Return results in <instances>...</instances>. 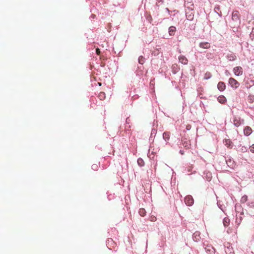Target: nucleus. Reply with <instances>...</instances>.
Returning a JSON list of instances; mask_svg holds the SVG:
<instances>
[{
  "mask_svg": "<svg viewBox=\"0 0 254 254\" xmlns=\"http://www.w3.org/2000/svg\"><path fill=\"white\" fill-rule=\"evenodd\" d=\"M137 163H138V165L140 166H144V161L141 158L138 159Z\"/></svg>",
  "mask_w": 254,
  "mask_h": 254,
  "instance_id": "obj_15",
  "label": "nucleus"
},
{
  "mask_svg": "<svg viewBox=\"0 0 254 254\" xmlns=\"http://www.w3.org/2000/svg\"><path fill=\"white\" fill-rule=\"evenodd\" d=\"M179 60L180 62L183 64H186L188 63V59L184 56H181Z\"/></svg>",
  "mask_w": 254,
  "mask_h": 254,
  "instance_id": "obj_9",
  "label": "nucleus"
},
{
  "mask_svg": "<svg viewBox=\"0 0 254 254\" xmlns=\"http://www.w3.org/2000/svg\"><path fill=\"white\" fill-rule=\"evenodd\" d=\"M156 220V218L155 216H151L150 217V221H155Z\"/></svg>",
  "mask_w": 254,
  "mask_h": 254,
  "instance_id": "obj_24",
  "label": "nucleus"
},
{
  "mask_svg": "<svg viewBox=\"0 0 254 254\" xmlns=\"http://www.w3.org/2000/svg\"><path fill=\"white\" fill-rule=\"evenodd\" d=\"M199 46L203 49H209L210 48V44L208 42H201L199 43Z\"/></svg>",
  "mask_w": 254,
  "mask_h": 254,
  "instance_id": "obj_8",
  "label": "nucleus"
},
{
  "mask_svg": "<svg viewBox=\"0 0 254 254\" xmlns=\"http://www.w3.org/2000/svg\"><path fill=\"white\" fill-rule=\"evenodd\" d=\"M232 19L233 20L237 21L239 19V13L238 11L233 12L232 14Z\"/></svg>",
  "mask_w": 254,
  "mask_h": 254,
  "instance_id": "obj_7",
  "label": "nucleus"
},
{
  "mask_svg": "<svg viewBox=\"0 0 254 254\" xmlns=\"http://www.w3.org/2000/svg\"><path fill=\"white\" fill-rule=\"evenodd\" d=\"M250 149L252 152L254 153V144L250 146Z\"/></svg>",
  "mask_w": 254,
  "mask_h": 254,
  "instance_id": "obj_22",
  "label": "nucleus"
},
{
  "mask_svg": "<svg viewBox=\"0 0 254 254\" xmlns=\"http://www.w3.org/2000/svg\"><path fill=\"white\" fill-rule=\"evenodd\" d=\"M244 150V148H243V149H242V150ZM245 150H246V148L245 149Z\"/></svg>",
  "mask_w": 254,
  "mask_h": 254,
  "instance_id": "obj_33",
  "label": "nucleus"
},
{
  "mask_svg": "<svg viewBox=\"0 0 254 254\" xmlns=\"http://www.w3.org/2000/svg\"><path fill=\"white\" fill-rule=\"evenodd\" d=\"M228 145V147H230V146L231 145V144H227Z\"/></svg>",
  "mask_w": 254,
  "mask_h": 254,
  "instance_id": "obj_29",
  "label": "nucleus"
},
{
  "mask_svg": "<svg viewBox=\"0 0 254 254\" xmlns=\"http://www.w3.org/2000/svg\"><path fill=\"white\" fill-rule=\"evenodd\" d=\"M190 127H191V126L190 125H188V126H187L186 128L188 130H189L190 128Z\"/></svg>",
  "mask_w": 254,
  "mask_h": 254,
  "instance_id": "obj_26",
  "label": "nucleus"
},
{
  "mask_svg": "<svg viewBox=\"0 0 254 254\" xmlns=\"http://www.w3.org/2000/svg\"><path fill=\"white\" fill-rule=\"evenodd\" d=\"M223 224H224V226H225V227L228 226L229 222V220L227 218H225L223 219Z\"/></svg>",
  "mask_w": 254,
  "mask_h": 254,
  "instance_id": "obj_16",
  "label": "nucleus"
},
{
  "mask_svg": "<svg viewBox=\"0 0 254 254\" xmlns=\"http://www.w3.org/2000/svg\"><path fill=\"white\" fill-rule=\"evenodd\" d=\"M96 54L98 55H99L100 54V50L99 48H97L96 49Z\"/></svg>",
  "mask_w": 254,
  "mask_h": 254,
  "instance_id": "obj_25",
  "label": "nucleus"
},
{
  "mask_svg": "<svg viewBox=\"0 0 254 254\" xmlns=\"http://www.w3.org/2000/svg\"><path fill=\"white\" fill-rule=\"evenodd\" d=\"M185 202L188 206H191L193 204L194 200L191 195H188L185 198Z\"/></svg>",
  "mask_w": 254,
  "mask_h": 254,
  "instance_id": "obj_2",
  "label": "nucleus"
},
{
  "mask_svg": "<svg viewBox=\"0 0 254 254\" xmlns=\"http://www.w3.org/2000/svg\"><path fill=\"white\" fill-rule=\"evenodd\" d=\"M196 238H197V236H196V238H194L195 239H196V240H195L196 241L197 240V239Z\"/></svg>",
  "mask_w": 254,
  "mask_h": 254,
  "instance_id": "obj_30",
  "label": "nucleus"
},
{
  "mask_svg": "<svg viewBox=\"0 0 254 254\" xmlns=\"http://www.w3.org/2000/svg\"><path fill=\"white\" fill-rule=\"evenodd\" d=\"M234 73L237 76L242 75L243 74V68L241 66H236L233 69Z\"/></svg>",
  "mask_w": 254,
  "mask_h": 254,
  "instance_id": "obj_3",
  "label": "nucleus"
},
{
  "mask_svg": "<svg viewBox=\"0 0 254 254\" xmlns=\"http://www.w3.org/2000/svg\"><path fill=\"white\" fill-rule=\"evenodd\" d=\"M229 84L232 88L235 89L237 88L240 85V83L235 79L232 77L229 79Z\"/></svg>",
  "mask_w": 254,
  "mask_h": 254,
  "instance_id": "obj_1",
  "label": "nucleus"
},
{
  "mask_svg": "<svg viewBox=\"0 0 254 254\" xmlns=\"http://www.w3.org/2000/svg\"><path fill=\"white\" fill-rule=\"evenodd\" d=\"M197 234H198V233H197V232H195V233L194 234L193 238H196V236H197Z\"/></svg>",
  "mask_w": 254,
  "mask_h": 254,
  "instance_id": "obj_27",
  "label": "nucleus"
},
{
  "mask_svg": "<svg viewBox=\"0 0 254 254\" xmlns=\"http://www.w3.org/2000/svg\"><path fill=\"white\" fill-rule=\"evenodd\" d=\"M187 17L188 20H191L193 18V15L191 16L190 14V15H187Z\"/></svg>",
  "mask_w": 254,
  "mask_h": 254,
  "instance_id": "obj_23",
  "label": "nucleus"
},
{
  "mask_svg": "<svg viewBox=\"0 0 254 254\" xmlns=\"http://www.w3.org/2000/svg\"><path fill=\"white\" fill-rule=\"evenodd\" d=\"M217 100L219 103H222V104H223L226 102V98L223 95L219 96L218 97Z\"/></svg>",
  "mask_w": 254,
  "mask_h": 254,
  "instance_id": "obj_11",
  "label": "nucleus"
},
{
  "mask_svg": "<svg viewBox=\"0 0 254 254\" xmlns=\"http://www.w3.org/2000/svg\"><path fill=\"white\" fill-rule=\"evenodd\" d=\"M252 132V129L251 127L247 126L244 129V133L245 135L248 136Z\"/></svg>",
  "mask_w": 254,
  "mask_h": 254,
  "instance_id": "obj_6",
  "label": "nucleus"
},
{
  "mask_svg": "<svg viewBox=\"0 0 254 254\" xmlns=\"http://www.w3.org/2000/svg\"><path fill=\"white\" fill-rule=\"evenodd\" d=\"M252 33L254 34V28H253L252 29Z\"/></svg>",
  "mask_w": 254,
  "mask_h": 254,
  "instance_id": "obj_28",
  "label": "nucleus"
},
{
  "mask_svg": "<svg viewBox=\"0 0 254 254\" xmlns=\"http://www.w3.org/2000/svg\"><path fill=\"white\" fill-rule=\"evenodd\" d=\"M205 249L206 250V251H209V253L210 254H212L214 253V252H215V250L213 248H212V250L208 249L207 248H205Z\"/></svg>",
  "mask_w": 254,
  "mask_h": 254,
  "instance_id": "obj_21",
  "label": "nucleus"
},
{
  "mask_svg": "<svg viewBox=\"0 0 254 254\" xmlns=\"http://www.w3.org/2000/svg\"><path fill=\"white\" fill-rule=\"evenodd\" d=\"M211 76L210 72L206 73L204 76V79H207Z\"/></svg>",
  "mask_w": 254,
  "mask_h": 254,
  "instance_id": "obj_20",
  "label": "nucleus"
},
{
  "mask_svg": "<svg viewBox=\"0 0 254 254\" xmlns=\"http://www.w3.org/2000/svg\"><path fill=\"white\" fill-rule=\"evenodd\" d=\"M206 57L207 59H212L213 56L211 53H208L206 54Z\"/></svg>",
  "mask_w": 254,
  "mask_h": 254,
  "instance_id": "obj_19",
  "label": "nucleus"
},
{
  "mask_svg": "<svg viewBox=\"0 0 254 254\" xmlns=\"http://www.w3.org/2000/svg\"><path fill=\"white\" fill-rule=\"evenodd\" d=\"M138 213L141 216H144L146 214V212L145 209L140 208Z\"/></svg>",
  "mask_w": 254,
  "mask_h": 254,
  "instance_id": "obj_13",
  "label": "nucleus"
},
{
  "mask_svg": "<svg viewBox=\"0 0 254 254\" xmlns=\"http://www.w3.org/2000/svg\"><path fill=\"white\" fill-rule=\"evenodd\" d=\"M98 97L100 100H104L106 98L105 93L103 92H101L98 95Z\"/></svg>",
  "mask_w": 254,
  "mask_h": 254,
  "instance_id": "obj_14",
  "label": "nucleus"
},
{
  "mask_svg": "<svg viewBox=\"0 0 254 254\" xmlns=\"http://www.w3.org/2000/svg\"><path fill=\"white\" fill-rule=\"evenodd\" d=\"M98 84H99V85H101V83H99H99H98Z\"/></svg>",
  "mask_w": 254,
  "mask_h": 254,
  "instance_id": "obj_32",
  "label": "nucleus"
},
{
  "mask_svg": "<svg viewBox=\"0 0 254 254\" xmlns=\"http://www.w3.org/2000/svg\"><path fill=\"white\" fill-rule=\"evenodd\" d=\"M145 61V59L142 56H140L138 58V62L140 64H143Z\"/></svg>",
  "mask_w": 254,
  "mask_h": 254,
  "instance_id": "obj_17",
  "label": "nucleus"
},
{
  "mask_svg": "<svg viewBox=\"0 0 254 254\" xmlns=\"http://www.w3.org/2000/svg\"><path fill=\"white\" fill-rule=\"evenodd\" d=\"M248 200V196L246 195H243L241 199V202H245Z\"/></svg>",
  "mask_w": 254,
  "mask_h": 254,
  "instance_id": "obj_18",
  "label": "nucleus"
},
{
  "mask_svg": "<svg viewBox=\"0 0 254 254\" xmlns=\"http://www.w3.org/2000/svg\"><path fill=\"white\" fill-rule=\"evenodd\" d=\"M176 31V28L174 26H170L169 28V33L170 35L173 36L175 34Z\"/></svg>",
  "mask_w": 254,
  "mask_h": 254,
  "instance_id": "obj_10",
  "label": "nucleus"
},
{
  "mask_svg": "<svg viewBox=\"0 0 254 254\" xmlns=\"http://www.w3.org/2000/svg\"><path fill=\"white\" fill-rule=\"evenodd\" d=\"M180 152H181V153L182 154H184V153H183V152H182V151H180Z\"/></svg>",
  "mask_w": 254,
  "mask_h": 254,
  "instance_id": "obj_31",
  "label": "nucleus"
},
{
  "mask_svg": "<svg viewBox=\"0 0 254 254\" xmlns=\"http://www.w3.org/2000/svg\"><path fill=\"white\" fill-rule=\"evenodd\" d=\"M217 88L220 91H224L226 88L225 84L223 82H219L217 85Z\"/></svg>",
  "mask_w": 254,
  "mask_h": 254,
  "instance_id": "obj_5",
  "label": "nucleus"
},
{
  "mask_svg": "<svg viewBox=\"0 0 254 254\" xmlns=\"http://www.w3.org/2000/svg\"><path fill=\"white\" fill-rule=\"evenodd\" d=\"M243 123L244 120H241L240 117H235L234 118L233 124L237 127H239Z\"/></svg>",
  "mask_w": 254,
  "mask_h": 254,
  "instance_id": "obj_4",
  "label": "nucleus"
},
{
  "mask_svg": "<svg viewBox=\"0 0 254 254\" xmlns=\"http://www.w3.org/2000/svg\"><path fill=\"white\" fill-rule=\"evenodd\" d=\"M163 136L165 141H167L170 138V133L169 132H164Z\"/></svg>",
  "mask_w": 254,
  "mask_h": 254,
  "instance_id": "obj_12",
  "label": "nucleus"
}]
</instances>
